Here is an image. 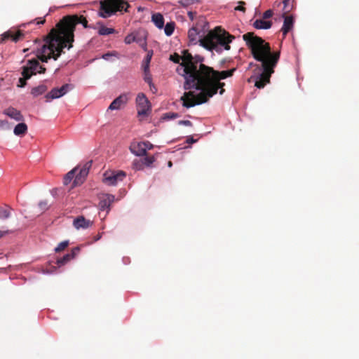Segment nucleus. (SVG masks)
I'll return each instance as SVG.
<instances>
[{"mask_svg": "<svg viewBox=\"0 0 359 359\" xmlns=\"http://www.w3.org/2000/svg\"><path fill=\"white\" fill-rule=\"evenodd\" d=\"M78 24H81L84 28L96 29L95 25L88 24L83 15L64 16L46 36V43L36 52L42 62H47L51 58L56 60L64 53L65 48L70 49L73 47L74 31Z\"/></svg>", "mask_w": 359, "mask_h": 359, "instance_id": "f257e3e1", "label": "nucleus"}, {"mask_svg": "<svg viewBox=\"0 0 359 359\" xmlns=\"http://www.w3.org/2000/svg\"><path fill=\"white\" fill-rule=\"evenodd\" d=\"M243 39L250 50L254 59L260 62L257 66L259 72L250 77V81L255 82L257 88H263L270 82L271 74L274 72L280 59L279 51H272L270 44L262 38L255 34L254 32H248L243 35Z\"/></svg>", "mask_w": 359, "mask_h": 359, "instance_id": "f03ea898", "label": "nucleus"}, {"mask_svg": "<svg viewBox=\"0 0 359 359\" xmlns=\"http://www.w3.org/2000/svg\"><path fill=\"white\" fill-rule=\"evenodd\" d=\"M216 79L211 77H203L200 75L198 79L191 86V89L200 90V93L195 94L194 91L185 92L181 97L183 107L186 108L193 107L207 102L210 98L216 95L219 90V94L222 95L225 90V83Z\"/></svg>", "mask_w": 359, "mask_h": 359, "instance_id": "7ed1b4c3", "label": "nucleus"}, {"mask_svg": "<svg viewBox=\"0 0 359 359\" xmlns=\"http://www.w3.org/2000/svg\"><path fill=\"white\" fill-rule=\"evenodd\" d=\"M200 32L195 27H191L188 32V38L191 44H196L198 42L205 48L219 51L223 47L226 50L231 48L229 43L233 41L234 36L220 27H216L210 31L203 38H199Z\"/></svg>", "mask_w": 359, "mask_h": 359, "instance_id": "20e7f679", "label": "nucleus"}, {"mask_svg": "<svg viewBox=\"0 0 359 359\" xmlns=\"http://www.w3.org/2000/svg\"><path fill=\"white\" fill-rule=\"evenodd\" d=\"M182 62L180 68H177V72L184 77L185 81L184 88L185 90H191V86L200 76L201 65H205L203 62L204 58L199 55L193 56L188 50H184L182 52Z\"/></svg>", "mask_w": 359, "mask_h": 359, "instance_id": "39448f33", "label": "nucleus"}, {"mask_svg": "<svg viewBox=\"0 0 359 359\" xmlns=\"http://www.w3.org/2000/svg\"><path fill=\"white\" fill-rule=\"evenodd\" d=\"M130 5L126 0H102L100 1L99 15L107 18L115 14L117 11L128 12Z\"/></svg>", "mask_w": 359, "mask_h": 359, "instance_id": "423d86ee", "label": "nucleus"}, {"mask_svg": "<svg viewBox=\"0 0 359 359\" xmlns=\"http://www.w3.org/2000/svg\"><path fill=\"white\" fill-rule=\"evenodd\" d=\"M236 70V68H232L229 70L219 72L207 65H201L200 75H202L203 77H206L207 79L208 77L216 79L218 81L232 76Z\"/></svg>", "mask_w": 359, "mask_h": 359, "instance_id": "0eeeda50", "label": "nucleus"}, {"mask_svg": "<svg viewBox=\"0 0 359 359\" xmlns=\"http://www.w3.org/2000/svg\"><path fill=\"white\" fill-rule=\"evenodd\" d=\"M126 176V172L122 170H107L103 175V182L109 186H114L123 181Z\"/></svg>", "mask_w": 359, "mask_h": 359, "instance_id": "6e6552de", "label": "nucleus"}, {"mask_svg": "<svg viewBox=\"0 0 359 359\" xmlns=\"http://www.w3.org/2000/svg\"><path fill=\"white\" fill-rule=\"evenodd\" d=\"M46 43V37L43 39V42L42 43L41 46L39 48H37L35 50H34V53H35L36 56H37L36 52L37 50L42 47V46ZM39 60H41L39 57L37 59L33 58L31 60H28L26 67L28 68V70L30 73L32 74V75H35L36 74H44L46 72V67H44L43 65H41L39 62Z\"/></svg>", "mask_w": 359, "mask_h": 359, "instance_id": "1a4fd4ad", "label": "nucleus"}, {"mask_svg": "<svg viewBox=\"0 0 359 359\" xmlns=\"http://www.w3.org/2000/svg\"><path fill=\"white\" fill-rule=\"evenodd\" d=\"M136 104L137 107V114L139 116H144L147 114L148 111L150 110L151 106L149 101L146 95L140 93L136 97Z\"/></svg>", "mask_w": 359, "mask_h": 359, "instance_id": "9d476101", "label": "nucleus"}, {"mask_svg": "<svg viewBox=\"0 0 359 359\" xmlns=\"http://www.w3.org/2000/svg\"><path fill=\"white\" fill-rule=\"evenodd\" d=\"M92 161L86 163L80 169L79 173L75 174V178L73 181V187H76L82 184L86 177L88 174L90 168L91 167Z\"/></svg>", "mask_w": 359, "mask_h": 359, "instance_id": "9b49d317", "label": "nucleus"}, {"mask_svg": "<svg viewBox=\"0 0 359 359\" xmlns=\"http://www.w3.org/2000/svg\"><path fill=\"white\" fill-rule=\"evenodd\" d=\"M24 36V34L22 30H8L4 32L1 35V43L5 41L7 39H11L14 42H17L22 39Z\"/></svg>", "mask_w": 359, "mask_h": 359, "instance_id": "f8f14e48", "label": "nucleus"}, {"mask_svg": "<svg viewBox=\"0 0 359 359\" xmlns=\"http://www.w3.org/2000/svg\"><path fill=\"white\" fill-rule=\"evenodd\" d=\"M283 18H284V22L281 32H283V38H285L287 34L293 28L294 20L292 15H283Z\"/></svg>", "mask_w": 359, "mask_h": 359, "instance_id": "ddd939ff", "label": "nucleus"}, {"mask_svg": "<svg viewBox=\"0 0 359 359\" xmlns=\"http://www.w3.org/2000/svg\"><path fill=\"white\" fill-rule=\"evenodd\" d=\"M115 201V196L112 194H107L103 195L99 203L101 210H109L110 205Z\"/></svg>", "mask_w": 359, "mask_h": 359, "instance_id": "4468645a", "label": "nucleus"}, {"mask_svg": "<svg viewBox=\"0 0 359 359\" xmlns=\"http://www.w3.org/2000/svg\"><path fill=\"white\" fill-rule=\"evenodd\" d=\"M128 100V95L126 94H122L116 97L113 102L110 104L108 107L109 110H117L119 109L122 105H124L127 103Z\"/></svg>", "mask_w": 359, "mask_h": 359, "instance_id": "2eb2a0df", "label": "nucleus"}, {"mask_svg": "<svg viewBox=\"0 0 359 359\" xmlns=\"http://www.w3.org/2000/svg\"><path fill=\"white\" fill-rule=\"evenodd\" d=\"M143 142H134L130 144V150L137 156H146L145 149Z\"/></svg>", "mask_w": 359, "mask_h": 359, "instance_id": "dca6fc26", "label": "nucleus"}, {"mask_svg": "<svg viewBox=\"0 0 359 359\" xmlns=\"http://www.w3.org/2000/svg\"><path fill=\"white\" fill-rule=\"evenodd\" d=\"M79 252H80L79 247L77 246V247L74 248L72 250L71 253H68L57 260L56 263H57V266H61L67 264L71 259H74L79 254Z\"/></svg>", "mask_w": 359, "mask_h": 359, "instance_id": "f3484780", "label": "nucleus"}, {"mask_svg": "<svg viewBox=\"0 0 359 359\" xmlns=\"http://www.w3.org/2000/svg\"><path fill=\"white\" fill-rule=\"evenodd\" d=\"M93 224V222L86 219L83 216H79L74 219L73 225L76 229H87Z\"/></svg>", "mask_w": 359, "mask_h": 359, "instance_id": "a211bd4d", "label": "nucleus"}, {"mask_svg": "<svg viewBox=\"0 0 359 359\" xmlns=\"http://www.w3.org/2000/svg\"><path fill=\"white\" fill-rule=\"evenodd\" d=\"M4 114L16 121H22L24 120V116L21 112L11 107L4 109Z\"/></svg>", "mask_w": 359, "mask_h": 359, "instance_id": "6ab92c4d", "label": "nucleus"}, {"mask_svg": "<svg viewBox=\"0 0 359 359\" xmlns=\"http://www.w3.org/2000/svg\"><path fill=\"white\" fill-rule=\"evenodd\" d=\"M271 26L272 22L271 20L264 19V18L257 19L253 22V27L257 29H270Z\"/></svg>", "mask_w": 359, "mask_h": 359, "instance_id": "aec40b11", "label": "nucleus"}, {"mask_svg": "<svg viewBox=\"0 0 359 359\" xmlns=\"http://www.w3.org/2000/svg\"><path fill=\"white\" fill-rule=\"evenodd\" d=\"M21 74L22 77L19 79L18 83L17 85V86L19 88L25 87L27 85V80L29 79L32 76V74L29 72L26 65L22 67V71Z\"/></svg>", "mask_w": 359, "mask_h": 359, "instance_id": "412c9836", "label": "nucleus"}, {"mask_svg": "<svg viewBox=\"0 0 359 359\" xmlns=\"http://www.w3.org/2000/svg\"><path fill=\"white\" fill-rule=\"evenodd\" d=\"M27 132V126L25 123H20L15 126L13 133L17 136H23Z\"/></svg>", "mask_w": 359, "mask_h": 359, "instance_id": "4be33fe9", "label": "nucleus"}, {"mask_svg": "<svg viewBox=\"0 0 359 359\" xmlns=\"http://www.w3.org/2000/svg\"><path fill=\"white\" fill-rule=\"evenodd\" d=\"M151 20L155 24V25L159 28L162 29L164 26V18L163 15L159 13H156L152 15Z\"/></svg>", "mask_w": 359, "mask_h": 359, "instance_id": "5701e85b", "label": "nucleus"}, {"mask_svg": "<svg viewBox=\"0 0 359 359\" xmlns=\"http://www.w3.org/2000/svg\"><path fill=\"white\" fill-rule=\"evenodd\" d=\"M97 25L99 26L98 34L101 36H106L115 32V29L113 28L106 27L103 25L102 22H97Z\"/></svg>", "mask_w": 359, "mask_h": 359, "instance_id": "b1692460", "label": "nucleus"}, {"mask_svg": "<svg viewBox=\"0 0 359 359\" xmlns=\"http://www.w3.org/2000/svg\"><path fill=\"white\" fill-rule=\"evenodd\" d=\"M47 89L48 88L46 85L41 84L36 87L33 88L31 90V93L34 97H37L40 95L43 94L47 90Z\"/></svg>", "mask_w": 359, "mask_h": 359, "instance_id": "393cba45", "label": "nucleus"}, {"mask_svg": "<svg viewBox=\"0 0 359 359\" xmlns=\"http://www.w3.org/2000/svg\"><path fill=\"white\" fill-rule=\"evenodd\" d=\"M283 15H287L290 11H292V9L294 7V0H284L283 1Z\"/></svg>", "mask_w": 359, "mask_h": 359, "instance_id": "a878e982", "label": "nucleus"}, {"mask_svg": "<svg viewBox=\"0 0 359 359\" xmlns=\"http://www.w3.org/2000/svg\"><path fill=\"white\" fill-rule=\"evenodd\" d=\"M60 90L58 88H53L50 92L47 93L45 96L46 101L48 102L51 100L59 98L61 97V94H59Z\"/></svg>", "mask_w": 359, "mask_h": 359, "instance_id": "bb28decb", "label": "nucleus"}, {"mask_svg": "<svg viewBox=\"0 0 359 359\" xmlns=\"http://www.w3.org/2000/svg\"><path fill=\"white\" fill-rule=\"evenodd\" d=\"M77 170L78 168L76 167L65 175L64 177V184L67 185L74 178H75V173L77 172Z\"/></svg>", "mask_w": 359, "mask_h": 359, "instance_id": "cd10ccee", "label": "nucleus"}, {"mask_svg": "<svg viewBox=\"0 0 359 359\" xmlns=\"http://www.w3.org/2000/svg\"><path fill=\"white\" fill-rule=\"evenodd\" d=\"M11 208L9 206H0V219H6L11 215Z\"/></svg>", "mask_w": 359, "mask_h": 359, "instance_id": "c85d7f7f", "label": "nucleus"}, {"mask_svg": "<svg viewBox=\"0 0 359 359\" xmlns=\"http://www.w3.org/2000/svg\"><path fill=\"white\" fill-rule=\"evenodd\" d=\"M143 158H142V161L143 162L144 167H151L153 163L156 161V158L154 156H148L147 154L146 156H143Z\"/></svg>", "mask_w": 359, "mask_h": 359, "instance_id": "c756f323", "label": "nucleus"}, {"mask_svg": "<svg viewBox=\"0 0 359 359\" xmlns=\"http://www.w3.org/2000/svg\"><path fill=\"white\" fill-rule=\"evenodd\" d=\"M175 29V22H168L164 28L165 34L167 36H170L172 34Z\"/></svg>", "mask_w": 359, "mask_h": 359, "instance_id": "7c9ffc66", "label": "nucleus"}, {"mask_svg": "<svg viewBox=\"0 0 359 359\" xmlns=\"http://www.w3.org/2000/svg\"><path fill=\"white\" fill-rule=\"evenodd\" d=\"M151 59V55L147 54V57L143 61L142 68L144 73H147L149 70V64Z\"/></svg>", "mask_w": 359, "mask_h": 359, "instance_id": "2f4dec72", "label": "nucleus"}, {"mask_svg": "<svg viewBox=\"0 0 359 359\" xmlns=\"http://www.w3.org/2000/svg\"><path fill=\"white\" fill-rule=\"evenodd\" d=\"M133 168L137 170H142L144 168L142 159L135 160L133 161Z\"/></svg>", "mask_w": 359, "mask_h": 359, "instance_id": "473e14b6", "label": "nucleus"}, {"mask_svg": "<svg viewBox=\"0 0 359 359\" xmlns=\"http://www.w3.org/2000/svg\"><path fill=\"white\" fill-rule=\"evenodd\" d=\"M69 245V241H65L58 244V245L55 248V251L56 252H61L64 250Z\"/></svg>", "mask_w": 359, "mask_h": 359, "instance_id": "72a5a7b5", "label": "nucleus"}, {"mask_svg": "<svg viewBox=\"0 0 359 359\" xmlns=\"http://www.w3.org/2000/svg\"><path fill=\"white\" fill-rule=\"evenodd\" d=\"M179 116L177 113L175 112H168L165 113L163 115V118L165 120L174 119Z\"/></svg>", "mask_w": 359, "mask_h": 359, "instance_id": "f704fd0d", "label": "nucleus"}, {"mask_svg": "<svg viewBox=\"0 0 359 359\" xmlns=\"http://www.w3.org/2000/svg\"><path fill=\"white\" fill-rule=\"evenodd\" d=\"M71 89V85L65 84L61 88H58L60 90L59 94H61V97L65 95Z\"/></svg>", "mask_w": 359, "mask_h": 359, "instance_id": "c9c22d12", "label": "nucleus"}, {"mask_svg": "<svg viewBox=\"0 0 359 359\" xmlns=\"http://www.w3.org/2000/svg\"><path fill=\"white\" fill-rule=\"evenodd\" d=\"M71 89V85L65 84L61 88H58L60 90L59 94H61V97L65 95Z\"/></svg>", "mask_w": 359, "mask_h": 359, "instance_id": "e433bc0d", "label": "nucleus"}, {"mask_svg": "<svg viewBox=\"0 0 359 359\" xmlns=\"http://www.w3.org/2000/svg\"><path fill=\"white\" fill-rule=\"evenodd\" d=\"M196 1V0H180V1H178V3L182 6L187 8V7L189 6L190 5L195 4Z\"/></svg>", "mask_w": 359, "mask_h": 359, "instance_id": "4c0bfd02", "label": "nucleus"}, {"mask_svg": "<svg viewBox=\"0 0 359 359\" xmlns=\"http://www.w3.org/2000/svg\"><path fill=\"white\" fill-rule=\"evenodd\" d=\"M144 81H145V82L149 83L151 90H152V88H155L154 84L152 83L151 76L149 73V71L147 73H144Z\"/></svg>", "mask_w": 359, "mask_h": 359, "instance_id": "58836bf2", "label": "nucleus"}, {"mask_svg": "<svg viewBox=\"0 0 359 359\" xmlns=\"http://www.w3.org/2000/svg\"><path fill=\"white\" fill-rule=\"evenodd\" d=\"M170 60L174 62L175 63H180V60H182V57L177 53H175L170 55Z\"/></svg>", "mask_w": 359, "mask_h": 359, "instance_id": "ea45409f", "label": "nucleus"}, {"mask_svg": "<svg viewBox=\"0 0 359 359\" xmlns=\"http://www.w3.org/2000/svg\"><path fill=\"white\" fill-rule=\"evenodd\" d=\"M135 41H136V38H135V36H134L133 34H128L125 38V43L127 44H130Z\"/></svg>", "mask_w": 359, "mask_h": 359, "instance_id": "a19ab883", "label": "nucleus"}, {"mask_svg": "<svg viewBox=\"0 0 359 359\" xmlns=\"http://www.w3.org/2000/svg\"><path fill=\"white\" fill-rule=\"evenodd\" d=\"M238 6L235 7L234 10L235 11H242L243 13L245 12V8L244 7V5L245 4V3L244 1H238Z\"/></svg>", "mask_w": 359, "mask_h": 359, "instance_id": "79ce46f5", "label": "nucleus"}, {"mask_svg": "<svg viewBox=\"0 0 359 359\" xmlns=\"http://www.w3.org/2000/svg\"><path fill=\"white\" fill-rule=\"evenodd\" d=\"M273 10H271V9H269V10L266 11L263 13V15H262V18H264V19H266V20H268V19L271 18L273 16Z\"/></svg>", "mask_w": 359, "mask_h": 359, "instance_id": "37998d69", "label": "nucleus"}, {"mask_svg": "<svg viewBox=\"0 0 359 359\" xmlns=\"http://www.w3.org/2000/svg\"><path fill=\"white\" fill-rule=\"evenodd\" d=\"M39 207L41 209V210H42L43 212V211L46 210L48 209V202L46 201H41L39 203Z\"/></svg>", "mask_w": 359, "mask_h": 359, "instance_id": "c03bdc74", "label": "nucleus"}, {"mask_svg": "<svg viewBox=\"0 0 359 359\" xmlns=\"http://www.w3.org/2000/svg\"><path fill=\"white\" fill-rule=\"evenodd\" d=\"M144 143V147L145 149V152H147V150H151L154 148V145L149 141L143 142Z\"/></svg>", "mask_w": 359, "mask_h": 359, "instance_id": "a18cd8bd", "label": "nucleus"}, {"mask_svg": "<svg viewBox=\"0 0 359 359\" xmlns=\"http://www.w3.org/2000/svg\"><path fill=\"white\" fill-rule=\"evenodd\" d=\"M178 123H179V125H184L186 126H192V123L189 120L180 121L178 122Z\"/></svg>", "mask_w": 359, "mask_h": 359, "instance_id": "49530a36", "label": "nucleus"}, {"mask_svg": "<svg viewBox=\"0 0 359 359\" xmlns=\"http://www.w3.org/2000/svg\"><path fill=\"white\" fill-rule=\"evenodd\" d=\"M196 12H193V11H189L188 12V16L189 18V19L191 20H194V18L196 17Z\"/></svg>", "mask_w": 359, "mask_h": 359, "instance_id": "de8ad7c7", "label": "nucleus"}, {"mask_svg": "<svg viewBox=\"0 0 359 359\" xmlns=\"http://www.w3.org/2000/svg\"><path fill=\"white\" fill-rule=\"evenodd\" d=\"M36 21V25H43L45 23V18H36L34 20Z\"/></svg>", "mask_w": 359, "mask_h": 359, "instance_id": "09e8293b", "label": "nucleus"}, {"mask_svg": "<svg viewBox=\"0 0 359 359\" xmlns=\"http://www.w3.org/2000/svg\"><path fill=\"white\" fill-rule=\"evenodd\" d=\"M112 55H115V53H105L102 55V58L104 59V60H109V58L112 56Z\"/></svg>", "mask_w": 359, "mask_h": 359, "instance_id": "8fccbe9b", "label": "nucleus"}, {"mask_svg": "<svg viewBox=\"0 0 359 359\" xmlns=\"http://www.w3.org/2000/svg\"><path fill=\"white\" fill-rule=\"evenodd\" d=\"M7 123H8L7 121L0 120V127H2Z\"/></svg>", "mask_w": 359, "mask_h": 359, "instance_id": "3c124183", "label": "nucleus"}, {"mask_svg": "<svg viewBox=\"0 0 359 359\" xmlns=\"http://www.w3.org/2000/svg\"><path fill=\"white\" fill-rule=\"evenodd\" d=\"M6 233H7V231H0V238H1Z\"/></svg>", "mask_w": 359, "mask_h": 359, "instance_id": "603ef678", "label": "nucleus"}, {"mask_svg": "<svg viewBox=\"0 0 359 359\" xmlns=\"http://www.w3.org/2000/svg\"><path fill=\"white\" fill-rule=\"evenodd\" d=\"M168 167H170H170H172V163L170 161H168Z\"/></svg>", "mask_w": 359, "mask_h": 359, "instance_id": "864d4df0", "label": "nucleus"}, {"mask_svg": "<svg viewBox=\"0 0 359 359\" xmlns=\"http://www.w3.org/2000/svg\"><path fill=\"white\" fill-rule=\"evenodd\" d=\"M190 142H195V140L191 137V140H190Z\"/></svg>", "mask_w": 359, "mask_h": 359, "instance_id": "5fc2aeb1", "label": "nucleus"}, {"mask_svg": "<svg viewBox=\"0 0 359 359\" xmlns=\"http://www.w3.org/2000/svg\"><path fill=\"white\" fill-rule=\"evenodd\" d=\"M142 10H143V8H142V7H139V8H138V11H142Z\"/></svg>", "mask_w": 359, "mask_h": 359, "instance_id": "6e6d98bb", "label": "nucleus"}, {"mask_svg": "<svg viewBox=\"0 0 359 359\" xmlns=\"http://www.w3.org/2000/svg\"><path fill=\"white\" fill-rule=\"evenodd\" d=\"M28 50H29L28 48L24 49V50H23V52H24V53H25V52H27Z\"/></svg>", "mask_w": 359, "mask_h": 359, "instance_id": "4d7b16f0", "label": "nucleus"}, {"mask_svg": "<svg viewBox=\"0 0 359 359\" xmlns=\"http://www.w3.org/2000/svg\"><path fill=\"white\" fill-rule=\"evenodd\" d=\"M275 4L279 6L280 4V2H275Z\"/></svg>", "mask_w": 359, "mask_h": 359, "instance_id": "13d9d810", "label": "nucleus"}, {"mask_svg": "<svg viewBox=\"0 0 359 359\" xmlns=\"http://www.w3.org/2000/svg\"><path fill=\"white\" fill-rule=\"evenodd\" d=\"M100 236H97V239H96V240H98V239H100Z\"/></svg>", "mask_w": 359, "mask_h": 359, "instance_id": "bf43d9fd", "label": "nucleus"}, {"mask_svg": "<svg viewBox=\"0 0 359 359\" xmlns=\"http://www.w3.org/2000/svg\"><path fill=\"white\" fill-rule=\"evenodd\" d=\"M100 236H97V239H96V240H98V239H100Z\"/></svg>", "mask_w": 359, "mask_h": 359, "instance_id": "052dcab7", "label": "nucleus"}]
</instances>
